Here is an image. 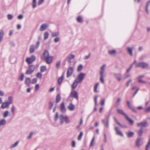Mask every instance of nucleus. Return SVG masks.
Segmentation results:
<instances>
[{"label": "nucleus", "instance_id": "nucleus-1", "mask_svg": "<svg viewBox=\"0 0 150 150\" xmlns=\"http://www.w3.org/2000/svg\"><path fill=\"white\" fill-rule=\"evenodd\" d=\"M136 67H140L143 69H148L149 65L148 63L144 62H142L137 63L135 65Z\"/></svg>", "mask_w": 150, "mask_h": 150}, {"label": "nucleus", "instance_id": "nucleus-2", "mask_svg": "<svg viewBox=\"0 0 150 150\" xmlns=\"http://www.w3.org/2000/svg\"><path fill=\"white\" fill-rule=\"evenodd\" d=\"M35 69V67L34 65H31L29 66V69L25 72L26 74H30L34 71Z\"/></svg>", "mask_w": 150, "mask_h": 150}, {"label": "nucleus", "instance_id": "nucleus-3", "mask_svg": "<svg viewBox=\"0 0 150 150\" xmlns=\"http://www.w3.org/2000/svg\"><path fill=\"white\" fill-rule=\"evenodd\" d=\"M85 76V74L80 73L78 75L76 79H77V80L79 82H81Z\"/></svg>", "mask_w": 150, "mask_h": 150}, {"label": "nucleus", "instance_id": "nucleus-4", "mask_svg": "<svg viewBox=\"0 0 150 150\" xmlns=\"http://www.w3.org/2000/svg\"><path fill=\"white\" fill-rule=\"evenodd\" d=\"M142 140L143 139L142 138H137L135 143V145L137 147H139L141 146L142 144Z\"/></svg>", "mask_w": 150, "mask_h": 150}, {"label": "nucleus", "instance_id": "nucleus-5", "mask_svg": "<svg viewBox=\"0 0 150 150\" xmlns=\"http://www.w3.org/2000/svg\"><path fill=\"white\" fill-rule=\"evenodd\" d=\"M73 72V69L72 67H70L68 68L67 73V77L68 78L71 76Z\"/></svg>", "mask_w": 150, "mask_h": 150}, {"label": "nucleus", "instance_id": "nucleus-6", "mask_svg": "<svg viewBox=\"0 0 150 150\" xmlns=\"http://www.w3.org/2000/svg\"><path fill=\"white\" fill-rule=\"evenodd\" d=\"M113 75L118 81H120L121 80L122 75L121 74L114 73L113 74Z\"/></svg>", "mask_w": 150, "mask_h": 150}, {"label": "nucleus", "instance_id": "nucleus-7", "mask_svg": "<svg viewBox=\"0 0 150 150\" xmlns=\"http://www.w3.org/2000/svg\"><path fill=\"white\" fill-rule=\"evenodd\" d=\"M69 96L71 97H74L77 100L78 99L77 93L75 91L72 92L71 93Z\"/></svg>", "mask_w": 150, "mask_h": 150}, {"label": "nucleus", "instance_id": "nucleus-8", "mask_svg": "<svg viewBox=\"0 0 150 150\" xmlns=\"http://www.w3.org/2000/svg\"><path fill=\"white\" fill-rule=\"evenodd\" d=\"M48 27V25L46 23L42 24L40 28V30L41 31H43L46 30Z\"/></svg>", "mask_w": 150, "mask_h": 150}, {"label": "nucleus", "instance_id": "nucleus-9", "mask_svg": "<svg viewBox=\"0 0 150 150\" xmlns=\"http://www.w3.org/2000/svg\"><path fill=\"white\" fill-rule=\"evenodd\" d=\"M100 80L102 83H104V81L103 79V78L105 76V75L104 74V72L100 71Z\"/></svg>", "mask_w": 150, "mask_h": 150}, {"label": "nucleus", "instance_id": "nucleus-10", "mask_svg": "<svg viewBox=\"0 0 150 150\" xmlns=\"http://www.w3.org/2000/svg\"><path fill=\"white\" fill-rule=\"evenodd\" d=\"M148 125V123L146 121L144 122H142L137 124V126L138 127H146Z\"/></svg>", "mask_w": 150, "mask_h": 150}, {"label": "nucleus", "instance_id": "nucleus-11", "mask_svg": "<svg viewBox=\"0 0 150 150\" xmlns=\"http://www.w3.org/2000/svg\"><path fill=\"white\" fill-rule=\"evenodd\" d=\"M75 57V56L73 54H70V55L67 57V60L69 63H71V60L73 59Z\"/></svg>", "mask_w": 150, "mask_h": 150}, {"label": "nucleus", "instance_id": "nucleus-12", "mask_svg": "<svg viewBox=\"0 0 150 150\" xmlns=\"http://www.w3.org/2000/svg\"><path fill=\"white\" fill-rule=\"evenodd\" d=\"M115 130L117 134L120 135L122 137L124 136L123 134L118 127H115Z\"/></svg>", "mask_w": 150, "mask_h": 150}, {"label": "nucleus", "instance_id": "nucleus-13", "mask_svg": "<svg viewBox=\"0 0 150 150\" xmlns=\"http://www.w3.org/2000/svg\"><path fill=\"white\" fill-rule=\"evenodd\" d=\"M80 83L79 82L77 79H75L73 84H72L71 87L72 89H74L76 88L77 86L78 85L79 83Z\"/></svg>", "mask_w": 150, "mask_h": 150}, {"label": "nucleus", "instance_id": "nucleus-14", "mask_svg": "<svg viewBox=\"0 0 150 150\" xmlns=\"http://www.w3.org/2000/svg\"><path fill=\"white\" fill-rule=\"evenodd\" d=\"M43 59H44L45 58H47L49 57V52L48 50H45L43 53Z\"/></svg>", "mask_w": 150, "mask_h": 150}, {"label": "nucleus", "instance_id": "nucleus-15", "mask_svg": "<svg viewBox=\"0 0 150 150\" xmlns=\"http://www.w3.org/2000/svg\"><path fill=\"white\" fill-rule=\"evenodd\" d=\"M52 57H49L47 58H45L44 60H45L46 63L48 64H50L52 62Z\"/></svg>", "mask_w": 150, "mask_h": 150}, {"label": "nucleus", "instance_id": "nucleus-16", "mask_svg": "<svg viewBox=\"0 0 150 150\" xmlns=\"http://www.w3.org/2000/svg\"><path fill=\"white\" fill-rule=\"evenodd\" d=\"M10 105L7 102H4L2 104L1 108L2 109H4L6 108H8Z\"/></svg>", "mask_w": 150, "mask_h": 150}, {"label": "nucleus", "instance_id": "nucleus-17", "mask_svg": "<svg viewBox=\"0 0 150 150\" xmlns=\"http://www.w3.org/2000/svg\"><path fill=\"white\" fill-rule=\"evenodd\" d=\"M60 109L61 111L63 113H64L66 111V109L64 103H62L60 104Z\"/></svg>", "mask_w": 150, "mask_h": 150}, {"label": "nucleus", "instance_id": "nucleus-18", "mask_svg": "<svg viewBox=\"0 0 150 150\" xmlns=\"http://www.w3.org/2000/svg\"><path fill=\"white\" fill-rule=\"evenodd\" d=\"M98 98V96H95L94 98V101L95 102V106L94 107V110H93L94 111H96L97 110V108L96 107V106L97 105Z\"/></svg>", "mask_w": 150, "mask_h": 150}, {"label": "nucleus", "instance_id": "nucleus-19", "mask_svg": "<svg viewBox=\"0 0 150 150\" xmlns=\"http://www.w3.org/2000/svg\"><path fill=\"white\" fill-rule=\"evenodd\" d=\"M150 4V0H149L146 3V6H145V11L147 14H149V11L148 10V7H149V6Z\"/></svg>", "mask_w": 150, "mask_h": 150}, {"label": "nucleus", "instance_id": "nucleus-20", "mask_svg": "<svg viewBox=\"0 0 150 150\" xmlns=\"http://www.w3.org/2000/svg\"><path fill=\"white\" fill-rule=\"evenodd\" d=\"M25 83L28 86H29L30 85V84L31 83L30 82V79L29 78H27L25 79Z\"/></svg>", "mask_w": 150, "mask_h": 150}, {"label": "nucleus", "instance_id": "nucleus-21", "mask_svg": "<svg viewBox=\"0 0 150 150\" xmlns=\"http://www.w3.org/2000/svg\"><path fill=\"white\" fill-rule=\"evenodd\" d=\"M126 119L129 122V124L130 125H132L134 124V121L131 120L128 116L127 115L125 117Z\"/></svg>", "mask_w": 150, "mask_h": 150}, {"label": "nucleus", "instance_id": "nucleus-22", "mask_svg": "<svg viewBox=\"0 0 150 150\" xmlns=\"http://www.w3.org/2000/svg\"><path fill=\"white\" fill-rule=\"evenodd\" d=\"M4 35V32L3 30H1L0 32V43L2 41Z\"/></svg>", "mask_w": 150, "mask_h": 150}, {"label": "nucleus", "instance_id": "nucleus-23", "mask_svg": "<svg viewBox=\"0 0 150 150\" xmlns=\"http://www.w3.org/2000/svg\"><path fill=\"white\" fill-rule=\"evenodd\" d=\"M117 112L121 115H123L125 117L127 115L121 109H118L117 110Z\"/></svg>", "mask_w": 150, "mask_h": 150}, {"label": "nucleus", "instance_id": "nucleus-24", "mask_svg": "<svg viewBox=\"0 0 150 150\" xmlns=\"http://www.w3.org/2000/svg\"><path fill=\"white\" fill-rule=\"evenodd\" d=\"M36 49L35 48V46L33 45H32L30 46L29 52L30 53H32L33 52L35 51V49Z\"/></svg>", "mask_w": 150, "mask_h": 150}, {"label": "nucleus", "instance_id": "nucleus-25", "mask_svg": "<svg viewBox=\"0 0 150 150\" xmlns=\"http://www.w3.org/2000/svg\"><path fill=\"white\" fill-rule=\"evenodd\" d=\"M143 130L142 127H141L138 132V136L140 137H142L143 134Z\"/></svg>", "mask_w": 150, "mask_h": 150}, {"label": "nucleus", "instance_id": "nucleus-26", "mask_svg": "<svg viewBox=\"0 0 150 150\" xmlns=\"http://www.w3.org/2000/svg\"><path fill=\"white\" fill-rule=\"evenodd\" d=\"M116 51L115 50H109L108 51V54L111 55H115Z\"/></svg>", "mask_w": 150, "mask_h": 150}, {"label": "nucleus", "instance_id": "nucleus-27", "mask_svg": "<svg viewBox=\"0 0 150 150\" xmlns=\"http://www.w3.org/2000/svg\"><path fill=\"white\" fill-rule=\"evenodd\" d=\"M127 135L128 137H132L134 136V133L132 132H129L127 133Z\"/></svg>", "mask_w": 150, "mask_h": 150}, {"label": "nucleus", "instance_id": "nucleus-28", "mask_svg": "<svg viewBox=\"0 0 150 150\" xmlns=\"http://www.w3.org/2000/svg\"><path fill=\"white\" fill-rule=\"evenodd\" d=\"M69 109L71 111L73 110L75 108L74 105L72 103H71L68 107Z\"/></svg>", "mask_w": 150, "mask_h": 150}, {"label": "nucleus", "instance_id": "nucleus-29", "mask_svg": "<svg viewBox=\"0 0 150 150\" xmlns=\"http://www.w3.org/2000/svg\"><path fill=\"white\" fill-rule=\"evenodd\" d=\"M61 100V96L59 94H58L56 96L55 101L56 103H57L59 102Z\"/></svg>", "mask_w": 150, "mask_h": 150}, {"label": "nucleus", "instance_id": "nucleus-30", "mask_svg": "<svg viewBox=\"0 0 150 150\" xmlns=\"http://www.w3.org/2000/svg\"><path fill=\"white\" fill-rule=\"evenodd\" d=\"M49 33L48 32H45L44 34V40H45L47 39L49 36Z\"/></svg>", "mask_w": 150, "mask_h": 150}, {"label": "nucleus", "instance_id": "nucleus-31", "mask_svg": "<svg viewBox=\"0 0 150 150\" xmlns=\"http://www.w3.org/2000/svg\"><path fill=\"white\" fill-rule=\"evenodd\" d=\"M128 52L129 53L130 55L132 56L133 55L132 53V49L129 47H128L127 48Z\"/></svg>", "mask_w": 150, "mask_h": 150}, {"label": "nucleus", "instance_id": "nucleus-32", "mask_svg": "<svg viewBox=\"0 0 150 150\" xmlns=\"http://www.w3.org/2000/svg\"><path fill=\"white\" fill-rule=\"evenodd\" d=\"M46 68L45 66H42L40 68V70L41 72H43L46 70Z\"/></svg>", "mask_w": 150, "mask_h": 150}, {"label": "nucleus", "instance_id": "nucleus-33", "mask_svg": "<svg viewBox=\"0 0 150 150\" xmlns=\"http://www.w3.org/2000/svg\"><path fill=\"white\" fill-rule=\"evenodd\" d=\"M63 79V75H62L61 77L59 78L58 79V82L59 84H60L62 82Z\"/></svg>", "mask_w": 150, "mask_h": 150}, {"label": "nucleus", "instance_id": "nucleus-34", "mask_svg": "<svg viewBox=\"0 0 150 150\" xmlns=\"http://www.w3.org/2000/svg\"><path fill=\"white\" fill-rule=\"evenodd\" d=\"M83 68V66L82 64H80L79 65L77 69V71L78 72H80L81 71Z\"/></svg>", "mask_w": 150, "mask_h": 150}, {"label": "nucleus", "instance_id": "nucleus-35", "mask_svg": "<svg viewBox=\"0 0 150 150\" xmlns=\"http://www.w3.org/2000/svg\"><path fill=\"white\" fill-rule=\"evenodd\" d=\"M59 35V33L58 32H54L52 33V37H56L58 36Z\"/></svg>", "mask_w": 150, "mask_h": 150}, {"label": "nucleus", "instance_id": "nucleus-36", "mask_svg": "<svg viewBox=\"0 0 150 150\" xmlns=\"http://www.w3.org/2000/svg\"><path fill=\"white\" fill-rule=\"evenodd\" d=\"M77 22L79 23H82L83 22L81 17L80 16L77 17Z\"/></svg>", "mask_w": 150, "mask_h": 150}, {"label": "nucleus", "instance_id": "nucleus-37", "mask_svg": "<svg viewBox=\"0 0 150 150\" xmlns=\"http://www.w3.org/2000/svg\"><path fill=\"white\" fill-rule=\"evenodd\" d=\"M18 142H16L14 144L11 145L10 146V148L12 149L18 145Z\"/></svg>", "mask_w": 150, "mask_h": 150}, {"label": "nucleus", "instance_id": "nucleus-38", "mask_svg": "<svg viewBox=\"0 0 150 150\" xmlns=\"http://www.w3.org/2000/svg\"><path fill=\"white\" fill-rule=\"evenodd\" d=\"M94 139H95V137H94L91 140V142L90 143V147H91L92 146H94L95 144H94V143H93L94 141Z\"/></svg>", "mask_w": 150, "mask_h": 150}, {"label": "nucleus", "instance_id": "nucleus-39", "mask_svg": "<svg viewBox=\"0 0 150 150\" xmlns=\"http://www.w3.org/2000/svg\"><path fill=\"white\" fill-rule=\"evenodd\" d=\"M83 135V132H80V133L79 134V135L78 136V138H77L78 140L79 141H80L81 140Z\"/></svg>", "mask_w": 150, "mask_h": 150}, {"label": "nucleus", "instance_id": "nucleus-40", "mask_svg": "<svg viewBox=\"0 0 150 150\" xmlns=\"http://www.w3.org/2000/svg\"><path fill=\"white\" fill-rule=\"evenodd\" d=\"M58 113L57 112H56L55 116L54 118V120L55 122H56L58 118Z\"/></svg>", "mask_w": 150, "mask_h": 150}, {"label": "nucleus", "instance_id": "nucleus-41", "mask_svg": "<svg viewBox=\"0 0 150 150\" xmlns=\"http://www.w3.org/2000/svg\"><path fill=\"white\" fill-rule=\"evenodd\" d=\"M36 0H33L32 2V7L33 8H35L36 6Z\"/></svg>", "mask_w": 150, "mask_h": 150}, {"label": "nucleus", "instance_id": "nucleus-42", "mask_svg": "<svg viewBox=\"0 0 150 150\" xmlns=\"http://www.w3.org/2000/svg\"><path fill=\"white\" fill-rule=\"evenodd\" d=\"M8 114L9 112L7 110L4 112L3 114V117L4 118L8 116Z\"/></svg>", "mask_w": 150, "mask_h": 150}, {"label": "nucleus", "instance_id": "nucleus-43", "mask_svg": "<svg viewBox=\"0 0 150 150\" xmlns=\"http://www.w3.org/2000/svg\"><path fill=\"white\" fill-rule=\"evenodd\" d=\"M8 101L7 102L9 103L10 104H11L12 103L13 100L12 97L11 96H10L8 97Z\"/></svg>", "mask_w": 150, "mask_h": 150}, {"label": "nucleus", "instance_id": "nucleus-44", "mask_svg": "<svg viewBox=\"0 0 150 150\" xmlns=\"http://www.w3.org/2000/svg\"><path fill=\"white\" fill-rule=\"evenodd\" d=\"M26 61L28 64H30L32 62L31 59L29 57L26 58Z\"/></svg>", "mask_w": 150, "mask_h": 150}, {"label": "nucleus", "instance_id": "nucleus-45", "mask_svg": "<svg viewBox=\"0 0 150 150\" xmlns=\"http://www.w3.org/2000/svg\"><path fill=\"white\" fill-rule=\"evenodd\" d=\"M98 83H97L96 84L94 89V91L95 92H98L97 89L98 85Z\"/></svg>", "mask_w": 150, "mask_h": 150}, {"label": "nucleus", "instance_id": "nucleus-46", "mask_svg": "<svg viewBox=\"0 0 150 150\" xmlns=\"http://www.w3.org/2000/svg\"><path fill=\"white\" fill-rule=\"evenodd\" d=\"M150 146V139L149 140V142L147 144L146 146L145 149L146 150H149L148 149Z\"/></svg>", "mask_w": 150, "mask_h": 150}, {"label": "nucleus", "instance_id": "nucleus-47", "mask_svg": "<svg viewBox=\"0 0 150 150\" xmlns=\"http://www.w3.org/2000/svg\"><path fill=\"white\" fill-rule=\"evenodd\" d=\"M64 120L66 123H68L70 122L69 120V119L68 117L67 116L65 117V118Z\"/></svg>", "mask_w": 150, "mask_h": 150}, {"label": "nucleus", "instance_id": "nucleus-48", "mask_svg": "<svg viewBox=\"0 0 150 150\" xmlns=\"http://www.w3.org/2000/svg\"><path fill=\"white\" fill-rule=\"evenodd\" d=\"M7 18L8 20H11L13 18V16L11 14H8L7 15Z\"/></svg>", "mask_w": 150, "mask_h": 150}, {"label": "nucleus", "instance_id": "nucleus-49", "mask_svg": "<svg viewBox=\"0 0 150 150\" xmlns=\"http://www.w3.org/2000/svg\"><path fill=\"white\" fill-rule=\"evenodd\" d=\"M61 61H59L56 64V68L57 69H58L59 68L61 64Z\"/></svg>", "mask_w": 150, "mask_h": 150}, {"label": "nucleus", "instance_id": "nucleus-50", "mask_svg": "<svg viewBox=\"0 0 150 150\" xmlns=\"http://www.w3.org/2000/svg\"><path fill=\"white\" fill-rule=\"evenodd\" d=\"M36 76L41 79L42 78V74L40 73H38L36 74Z\"/></svg>", "mask_w": 150, "mask_h": 150}, {"label": "nucleus", "instance_id": "nucleus-51", "mask_svg": "<svg viewBox=\"0 0 150 150\" xmlns=\"http://www.w3.org/2000/svg\"><path fill=\"white\" fill-rule=\"evenodd\" d=\"M32 61V62L35 60L36 57L34 55H32L30 57V58Z\"/></svg>", "mask_w": 150, "mask_h": 150}, {"label": "nucleus", "instance_id": "nucleus-52", "mask_svg": "<svg viewBox=\"0 0 150 150\" xmlns=\"http://www.w3.org/2000/svg\"><path fill=\"white\" fill-rule=\"evenodd\" d=\"M60 40V39L58 37H56L54 39V41L55 42H58Z\"/></svg>", "mask_w": 150, "mask_h": 150}, {"label": "nucleus", "instance_id": "nucleus-53", "mask_svg": "<svg viewBox=\"0 0 150 150\" xmlns=\"http://www.w3.org/2000/svg\"><path fill=\"white\" fill-rule=\"evenodd\" d=\"M105 66V64H104L102 66L101 68V70L100 71L104 72V69Z\"/></svg>", "mask_w": 150, "mask_h": 150}, {"label": "nucleus", "instance_id": "nucleus-54", "mask_svg": "<svg viewBox=\"0 0 150 150\" xmlns=\"http://www.w3.org/2000/svg\"><path fill=\"white\" fill-rule=\"evenodd\" d=\"M105 127H106L107 128H108L109 127V119L108 118H107V122L106 123H105Z\"/></svg>", "mask_w": 150, "mask_h": 150}, {"label": "nucleus", "instance_id": "nucleus-55", "mask_svg": "<svg viewBox=\"0 0 150 150\" xmlns=\"http://www.w3.org/2000/svg\"><path fill=\"white\" fill-rule=\"evenodd\" d=\"M24 74L22 73L21 74V76L20 77V80L21 81H23L24 79Z\"/></svg>", "mask_w": 150, "mask_h": 150}, {"label": "nucleus", "instance_id": "nucleus-56", "mask_svg": "<svg viewBox=\"0 0 150 150\" xmlns=\"http://www.w3.org/2000/svg\"><path fill=\"white\" fill-rule=\"evenodd\" d=\"M37 80L36 78L33 79H32V81L31 82V83L33 84L37 82Z\"/></svg>", "mask_w": 150, "mask_h": 150}, {"label": "nucleus", "instance_id": "nucleus-57", "mask_svg": "<svg viewBox=\"0 0 150 150\" xmlns=\"http://www.w3.org/2000/svg\"><path fill=\"white\" fill-rule=\"evenodd\" d=\"M144 111L145 112H149L150 111V106L144 110Z\"/></svg>", "mask_w": 150, "mask_h": 150}, {"label": "nucleus", "instance_id": "nucleus-58", "mask_svg": "<svg viewBox=\"0 0 150 150\" xmlns=\"http://www.w3.org/2000/svg\"><path fill=\"white\" fill-rule=\"evenodd\" d=\"M15 109V107L13 105L11 108V112L12 114H13L14 113V110Z\"/></svg>", "mask_w": 150, "mask_h": 150}, {"label": "nucleus", "instance_id": "nucleus-59", "mask_svg": "<svg viewBox=\"0 0 150 150\" xmlns=\"http://www.w3.org/2000/svg\"><path fill=\"white\" fill-rule=\"evenodd\" d=\"M138 81L139 83H146V81H143L140 79H138Z\"/></svg>", "mask_w": 150, "mask_h": 150}, {"label": "nucleus", "instance_id": "nucleus-60", "mask_svg": "<svg viewBox=\"0 0 150 150\" xmlns=\"http://www.w3.org/2000/svg\"><path fill=\"white\" fill-rule=\"evenodd\" d=\"M121 99L120 98H118L116 101V103L117 104V105H118L120 104V103L121 101Z\"/></svg>", "mask_w": 150, "mask_h": 150}, {"label": "nucleus", "instance_id": "nucleus-61", "mask_svg": "<svg viewBox=\"0 0 150 150\" xmlns=\"http://www.w3.org/2000/svg\"><path fill=\"white\" fill-rule=\"evenodd\" d=\"M33 134V132L31 133L27 137V138L28 139H30L32 137Z\"/></svg>", "mask_w": 150, "mask_h": 150}, {"label": "nucleus", "instance_id": "nucleus-62", "mask_svg": "<svg viewBox=\"0 0 150 150\" xmlns=\"http://www.w3.org/2000/svg\"><path fill=\"white\" fill-rule=\"evenodd\" d=\"M50 105L49 107V109L50 110L53 107V103L52 102H50Z\"/></svg>", "mask_w": 150, "mask_h": 150}, {"label": "nucleus", "instance_id": "nucleus-63", "mask_svg": "<svg viewBox=\"0 0 150 150\" xmlns=\"http://www.w3.org/2000/svg\"><path fill=\"white\" fill-rule=\"evenodd\" d=\"M40 41H38L37 42V44H36V46H35V48L36 49H37L38 48V47L40 45Z\"/></svg>", "mask_w": 150, "mask_h": 150}, {"label": "nucleus", "instance_id": "nucleus-64", "mask_svg": "<svg viewBox=\"0 0 150 150\" xmlns=\"http://www.w3.org/2000/svg\"><path fill=\"white\" fill-rule=\"evenodd\" d=\"M71 146L72 147H74L75 146V142L74 141L72 142Z\"/></svg>", "mask_w": 150, "mask_h": 150}]
</instances>
